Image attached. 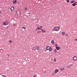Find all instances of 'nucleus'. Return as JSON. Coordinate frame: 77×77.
<instances>
[{
  "instance_id": "nucleus-1",
  "label": "nucleus",
  "mask_w": 77,
  "mask_h": 77,
  "mask_svg": "<svg viewBox=\"0 0 77 77\" xmlns=\"http://www.w3.org/2000/svg\"><path fill=\"white\" fill-rule=\"evenodd\" d=\"M46 50H49V51L51 52L53 50V49L51 47L48 46L46 47Z\"/></svg>"
},
{
  "instance_id": "nucleus-2",
  "label": "nucleus",
  "mask_w": 77,
  "mask_h": 77,
  "mask_svg": "<svg viewBox=\"0 0 77 77\" xmlns=\"http://www.w3.org/2000/svg\"><path fill=\"white\" fill-rule=\"evenodd\" d=\"M54 29L55 30V31L57 32L60 30V26H55L54 28Z\"/></svg>"
},
{
  "instance_id": "nucleus-3",
  "label": "nucleus",
  "mask_w": 77,
  "mask_h": 77,
  "mask_svg": "<svg viewBox=\"0 0 77 77\" xmlns=\"http://www.w3.org/2000/svg\"><path fill=\"white\" fill-rule=\"evenodd\" d=\"M14 7L12 6L10 8V10H11V11H14Z\"/></svg>"
},
{
  "instance_id": "nucleus-4",
  "label": "nucleus",
  "mask_w": 77,
  "mask_h": 77,
  "mask_svg": "<svg viewBox=\"0 0 77 77\" xmlns=\"http://www.w3.org/2000/svg\"><path fill=\"white\" fill-rule=\"evenodd\" d=\"M73 59L75 61L76 60H77V57L76 56H75L73 57Z\"/></svg>"
},
{
  "instance_id": "nucleus-5",
  "label": "nucleus",
  "mask_w": 77,
  "mask_h": 77,
  "mask_svg": "<svg viewBox=\"0 0 77 77\" xmlns=\"http://www.w3.org/2000/svg\"><path fill=\"white\" fill-rule=\"evenodd\" d=\"M13 1H12L13 4H15V3H17V0H14Z\"/></svg>"
},
{
  "instance_id": "nucleus-6",
  "label": "nucleus",
  "mask_w": 77,
  "mask_h": 77,
  "mask_svg": "<svg viewBox=\"0 0 77 77\" xmlns=\"http://www.w3.org/2000/svg\"><path fill=\"white\" fill-rule=\"evenodd\" d=\"M59 72V71H58V70H57V69H55V74H56V73H57V72Z\"/></svg>"
},
{
  "instance_id": "nucleus-7",
  "label": "nucleus",
  "mask_w": 77,
  "mask_h": 77,
  "mask_svg": "<svg viewBox=\"0 0 77 77\" xmlns=\"http://www.w3.org/2000/svg\"><path fill=\"white\" fill-rule=\"evenodd\" d=\"M56 49H57V50H59V49H60V48H59V47L58 46L56 47Z\"/></svg>"
},
{
  "instance_id": "nucleus-8",
  "label": "nucleus",
  "mask_w": 77,
  "mask_h": 77,
  "mask_svg": "<svg viewBox=\"0 0 77 77\" xmlns=\"http://www.w3.org/2000/svg\"><path fill=\"white\" fill-rule=\"evenodd\" d=\"M72 6H76V4L75 3H74L72 4Z\"/></svg>"
},
{
  "instance_id": "nucleus-9",
  "label": "nucleus",
  "mask_w": 77,
  "mask_h": 77,
  "mask_svg": "<svg viewBox=\"0 0 77 77\" xmlns=\"http://www.w3.org/2000/svg\"><path fill=\"white\" fill-rule=\"evenodd\" d=\"M3 25H4V26H6V25H7L6 22H3Z\"/></svg>"
},
{
  "instance_id": "nucleus-10",
  "label": "nucleus",
  "mask_w": 77,
  "mask_h": 77,
  "mask_svg": "<svg viewBox=\"0 0 77 77\" xmlns=\"http://www.w3.org/2000/svg\"><path fill=\"white\" fill-rule=\"evenodd\" d=\"M42 32H43V33H45V32H46V31H45V30L42 29Z\"/></svg>"
},
{
  "instance_id": "nucleus-11",
  "label": "nucleus",
  "mask_w": 77,
  "mask_h": 77,
  "mask_svg": "<svg viewBox=\"0 0 77 77\" xmlns=\"http://www.w3.org/2000/svg\"><path fill=\"white\" fill-rule=\"evenodd\" d=\"M37 28H38V29L39 30H42V28H39V27H38V26L37 27Z\"/></svg>"
},
{
  "instance_id": "nucleus-12",
  "label": "nucleus",
  "mask_w": 77,
  "mask_h": 77,
  "mask_svg": "<svg viewBox=\"0 0 77 77\" xmlns=\"http://www.w3.org/2000/svg\"><path fill=\"white\" fill-rule=\"evenodd\" d=\"M75 2V1H71V2H70V3L71 4H72V3H74V2Z\"/></svg>"
},
{
  "instance_id": "nucleus-13",
  "label": "nucleus",
  "mask_w": 77,
  "mask_h": 77,
  "mask_svg": "<svg viewBox=\"0 0 77 77\" xmlns=\"http://www.w3.org/2000/svg\"><path fill=\"white\" fill-rule=\"evenodd\" d=\"M64 70V68H62L60 69V71H63Z\"/></svg>"
},
{
  "instance_id": "nucleus-14",
  "label": "nucleus",
  "mask_w": 77,
  "mask_h": 77,
  "mask_svg": "<svg viewBox=\"0 0 77 77\" xmlns=\"http://www.w3.org/2000/svg\"><path fill=\"white\" fill-rule=\"evenodd\" d=\"M62 35H65V32H62Z\"/></svg>"
},
{
  "instance_id": "nucleus-15",
  "label": "nucleus",
  "mask_w": 77,
  "mask_h": 77,
  "mask_svg": "<svg viewBox=\"0 0 77 77\" xmlns=\"http://www.w3.org/2000/svg\"><path fill=\"white\" fill-rule=\"evenodd\" d=\"M54 53H57V50H56V49H55L54 50Z\"/></svg>"
},
{
  "instance_id": "nucleus-16",
  "label": "nucleus",
  "mask_w": 77,
  "mask_h": 77,
  "mask_svg": "<svg viewBox=\"0 0 77 77\" xmlns=\"http://www.w3.org/2000/svg\"><path fill=\"white\" fill-rule=\"evenodd\" d=\"M33 77H37V75H33Z\"/></svg>"
},
{
  "instance_id": "nucleus-17",
  "label": "nucleus",
  "mask_w": 77,
  "mask_h": 77,
  "mask_svg": "<svg viewBox=\"0 0 77 77\" xmlns=\"http://www.w3.org/2000/svg\"><path fill=\"white\" fill-rule=\"evenodd\" d=\"M51 42L52 44H53L54 43V41H53V40Z\"/></svg>"
},
{
  "instance_id": "nucleus-18",
  "label": "nucleus",
  "mask_w": 77,
  "mask_h": 77,
  "mask_svg": "<svg viewBox=\"0 0 77 77\" xmlns=\"http://www.w3.org/2000/svg\"><path fill=\"white\" fill-rule=\"evenodd\" d=\"M18 11H17L16 14H17V15H20V13H19V14H18Z\"/></svg>"
},
{
  "instance_id": "nucleus-19",
  "label": "nucleus",
  "mask_w": 77,
  "mask_h": 77,
  "mask_svg": "<svg viewBox=\"0 0 77 77\" xmlns=\"http://www.w3.org/2000/svg\"><path fill=\"white\" fill-rule=\"evenodd\" d=\"M37 50H39V47H37Z\"/></svg>"
},
{
  "instance_id": "nucleus-20",
  "label": "nucleus",
  "mask_w": 77,
  "mask_h": 77,
  "mask_svg": "<svg viewBox=\"0 0 77 77\" xmlns=\"http://www.w3.org/2000/svg\"><path fill=\"white\" fill-rule=\"evenodd\" d=\"M27 8H25L24 9V10L25 11H27Z\"/></svg>"
},
{
  "instance_id": "nucleus-21",
  "label": "nucleus",
  "mask_w": 77,
  "mask_h": 77,
  "mask_svg": "<svg viewBox=\"0 0 77 77\" xmlns=\"http://www.w3.org/2000/svg\"><path fill=\"white\" fill-rule=\"evenodd\" d=\"M42 26H39V28H40V29H41V28H42Z\"/></svg>"
},
{
  "instance_id": "nucleus-22",
  "label": "nucleus",
  "mask_w": 77,
  "mask_h": 77,
  "mask_svg": "<svg viewBox=\"0 0 77 77\" xmlns=\"http://www.w3.org/2000/svg\"><path fill=\"white\" fill-rule=\"evenodd\" d=\"M22 29H24L25 30V29H26V28H25V27L23 26V27H22Z\"/></svg>"
},
{
  "instance_id": "nucleus-23",
  "label": "nucleus",
  "mask_w": 77,
  "mask_h": 77,
  "mask_svg": "<svg viewBox=\"0 0 77 77\" xmlns=\"http://www.w3.org/2000/svg\"><path fill=\"white\" fill-rule=\"evenodd\" d=\"M54 62H56V58H54Z\"/></svg>"
},
{
  "instance_id": "nucleus-24",
  "label": "nucleus",
  "mask_w": 77,
  "mask_h": 77,
  "mask_svg": "<svg viewBox=\"0 0 77 77\" xmlns=\"http://www.w3.org/2000/svg\"><path fill=\"white\" fill-rule=\"evenodd\" d=\"M67 3H69V0H67Z\"/></svg>"
},
{
  "instance_id": "nucleus-25",
  "label": "nucleus",
  "mask_w": 77,
  "mask_h": 77,
  "mask_svg": "<svg viewBox=\"0 0 77 77\" xmlns=\"http://www.w3.org/2000/svg\"><path fill=\"white\" fill-rule=\"evenodd\" d=\"M9 42H10V43H11V42H12V41L9 40Z\"/></svg>"
},
{
  "instance_id": "nucleus-26",
  "label": "nucleus",
  "mask_w": 77,
  "mask_h": 77,
  "mask_svg": "<svg viewBox=\"0 0 77 77\" xmlns=\"http://www.w3.org/2000/svg\"><path fill=\"white\" fill-rule=\"evenodd\" d=\"M13 26H15V23H14L13 24Z\"/></svg>"
},
{
  "instance_id": "nucleus-27",
  "label": "nucleus",
  "mask_w": 77,
  "mask_h": 77,
  "mask_svg": "<svg viewBox=\"0 0 77 77\" xmlns=\"http://www.w3.org/2000/svg\"><path fill=\"white\" fill-rule=\"evenodd\" d=\"M67 68H70V66H67Z\"/></svg>"
},
{
  "instance_id": "nucleus-28",
  "label": "nucleus",
  "mask_w": 77,
  "mask_h": 77,
  "mask_svg": "<svg viewBox=\"0 0 77 77\" xmlns=\"http://www.w3.org/2000/svg\"><path fill=\"white\" fill-rule=\"evenodd\" d=\"M55 45L56 47H57V44H55Z\"/></svg>"
},
{
  "instance_id": "nucleus-29",
  "label": "nucleus",
  "mask_w": 77,
  "mask_h": 77,
  "mask_svg": "<svg viewBox=\"0 0 77 77\" xmlns=\"http://www.w3.org/2000/svg\"><path fill=\"white\" fill-rule=\"evenodd\" d=\"M2 77H6L5 75H3Z\"/></svg>"
},
{
  "instance_id": "nucleus-30",
  "label": "nucleus",
  "mask_w": 77,
  "mask_h": 77,
  "mask_svg": "<svg viewBox=\"0 0 77 77\" xmlns=\"http://www.w3.org/2000/svg\"><path fill=\"white\" fill-rule=\"evenodd\" d=\"M38 33H40V31H38Z\"/></svg>"
},
{
  "instance_id": "nucleus-31",
  "label": "nucleus",
  "mask_w": 77,
  "mask_h": 77,
  "mask_svg": "<svg viewBox=\"0 0 77 77\" xmlns=\"http://www.w3.org/2000/svg\"><path fill=\"white\" fill-rule=\"evenodd\" d=\"M75 41H77V39H75Z\"/></svg>"
},
{
  "instance_id": "nucleus-32",
  "label": "nucleus",
  "mask_w": 77,
  "mask_h": 77,
  "mask_svg": "<svg viewBox=\"0 0 77 77\" xmlns=\"http://www.w3.org/2000/svg\"><path fill=\"white\" fill-rule=\"evenodd\" d=\"M54 75V72L53 73V75Z\"/></svg>"
},
{
  "instance_id": "nucleus-33",
  "label": "nucleus",
  "mask_w": 77,
  "mask_h": 77,
  "mask_svg": "<svg viewBox=\"0 0 77 77\" xmlns=\"http://www.w3.org/2000/svg\"><path fill=\"white\" fill-rule=\"evenodd\" d=\"M1 13H2V12H1V11H0V14H1Z\"/></svg>"
},
{
  "instance_id": "nucleus-34",
  "label": "nucleus",
  "mask_w": 77,
  "mask_h": 77,
  "mask_svg": "<svg viewBox=\"0 0 77 77\" xmlns=\"http://www.w3.org/2000/svg\"><path fill=\"white\" fill-rule=\"evenodd\" d=\"M7 56H9V54H7Z\"/></svg>"
},
{
  "instance_id": "nucleus-35",
  "label": "nucleus",
  "mask_w": 77,
  "mask_h": 77,
  "mask_svg": "<svg viewBox=\"0 0 77 77\" xmlns=\"http://www.w3.org/2000/svg\"><path fill=\"white\" fill-rule=\"evenodd\" d=\"M66 36H68V34L66 35Z\"/></svg>"
},
{
  "instance_id": "nucleus-36",
  "label": "nucleus",
  "mask_w": 77,
  "mask_h": 77,
  "mask_svg": "<svg viewBox=\"0 0 77 77\" xmlns=\"http://www.w3.org/2000/svg\"><path fill=\"white\" fill-rule=\"evenodd\" d=\"M18 3V2H17Z\"/></svg>"
}]
</instances>
